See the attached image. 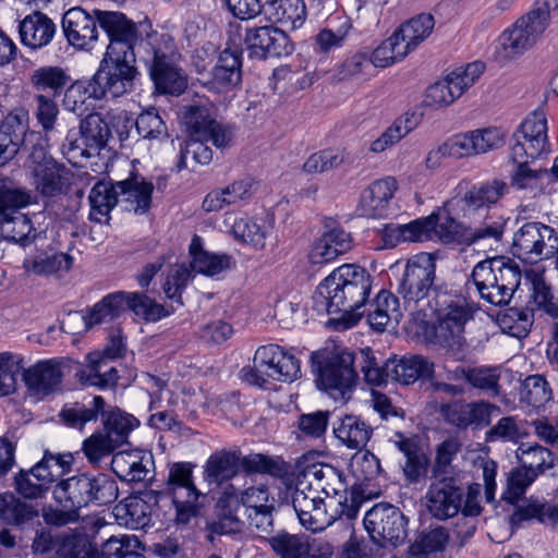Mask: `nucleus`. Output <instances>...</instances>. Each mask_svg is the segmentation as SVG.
Instances as JSON below:
<instances>
[{
    "instance_id": "49",
    "label": "nucleus",
    "mask_w": 558,
    "mask_h": 558,
    "mask_svg": "<svg viewBox=\"0 0 558 558\" xmlns=\"http://www.w3.org/2000/svg\"><path fill=\"white\" fill-rule=\"evenodd\" d=\"M421 118V114L416 112H407L404 116L398 118L391 126L371 144V150L381 153L389 146L399 142L420 124Z\"/></svg>"
},
{
    "instance_id": "34",
    "label": "nucleus",
    "mask_w": 558,
    "mask_h": 558,
    "mask_svg": "<svg viewBox=\"0 0 558 558\" xmlns=\"http://www.w3.org/2000/svg\"><path fill=\"white\" fill-rule=\"evenodd\" d=\"M126 292L118 291L106 295L100 302L96 303L87 315H81L75 312L70 314L71 319L82 320L86 330L95 325L116 319L125 312Z\"/></svg>"
},
{
    "instance_id": "25",
    "label": "nucleus",
    "mask_w": 558,
    "mask_h": 558,
    "mask_svg": "<svg viewBox=\"0 0 558 558\" xmlns=\"http://www.w3.org/2000/svg\"><path fill=\"white\" fill-rule=\"evenodd\" d=\"M28 118L24 111H12L0 122V168L15 158L25 142Z\"/></svg>"
},
{
    "instance_id": "43",
    "label": "nucleus",
    "mask_w": 558,
    "mask_h": 558,
    "mask_svg": "<svg viewBox=\"0 0 558 558\" xmlns=\"http://www.w3.org/2000/svg\"><path fill=\"white\" fill-rule=\"evenodd\" d=\"M80 133L84 135L85 141L88 143L92 154L99 155L111 137V123L109 117H104L99 112L88 113L80 122Z\"/></svg>"
},
{
    "instance_id": "57",
    "label": "nucleus",
    "mask_w": 558,
    "mask_h": 558,
    "mask_svg": "<svg viewBox=\"0 0 558 558\" xmlns=\"http://www.w3.org/2000/svg\"><path fill=\"white\" fill-rule=\"evenodd\" d=\"M520 400L534 408H539L551 400V389L544 376H527L520 386Z\"/></svg>"
},
{
    "instance_id": "37",
    "label": "nucleus",
    "mask_w": 558,
    "mask_h": 558,
    "mask_svg": "<svg viewBox=\"0 0 558 558\" xmlns=\"http://www.w3.org/2000/svg\"><path fill=\"white\" fill-rule=\"evenodd\" d=\"M264 14L271 23L296 29L306 20V7L303 0H267Z\"/></svg>"
},
{
    "instance_id": "33",
    "label": "nucleus",
    "mask_w": 558,
    "mask_h": 558,
    "mask_svg": "<svg viewBox=\"0 0 558 558\" xmlns=\"http://www.w3.org/2000/svg\"><path fill=\"white\" fill-rule=\"evenodd\" d=\"M19 33L22 44L36 50L47 46L52 40L56 25L46 14L36 11L21 21Z\"/></svg>"
},
{
    "instance_id": "39",
    "label": "nucleus",
    "mask_w": 558,
    "mask_h": 558,
    "mask_svg": "<svg viewBox=\"0 0 558 558\" xmlns=\"http://www.w3.org/2000/svg\"><path fill=\"white\" fill-rule=\"evenodd\" d=\"M460 205L461 202H459V199L452 198L448 201L442 208L432 214L437 215V225L434 227L433 231L445 243H466L469 223L458 221L452 217L453 207Z\"/></svg>"
},
{
    "instance_id": "58",
    "label": "nucleus",
    "mask_w": 558,
    "mask_h": 558,
    "mask_svg": "<svg viewBox=\"0 0 558 558\" xmlns=\"http://www.w3.org/2000/svg\"><path fill=\"white\" fill-rule=\"evenodd\" d=\"M125 303V311H132L146 322H157L169 314L163 305L143 293L126 292Z\"/></svg>"
},
{
    "instance_id": "47",
    "label": "nucleus",
    "mask_w": 558,
    "mask_h": 558,
    "mask_svg": "<svg viewBox=\"0 0 558 558\" xmlns=\"http://www.w3.org/2000/svg\"><path fill=\"white\" fill-rule=\"evenodd\" d=\"M515 458L521 466L534 471L538 476L553 469L557 460L549 449L538 444L529 442H522L518 447Z\"/></svg>"
},
{
    "instance_id": "10",
    "label": "nucleus",
    "mask_w": 558,
    "mask_h": 558,
    "mask_svg": "<svg viewBox=\"0 0 558 558\" xmlns=\"http://www.w3.org/2000/svg\"><path fill=\"white\" fill-rule=\"evenodd\" d=\"M135 52L105 53L97 72L92 77V93L94 99H102L107 96L121 97L131 93L134 81L138 74L135 66Z\"/></svg>"
},
{
    "instance_id": "56",
    "label": "nucleus",
    "mask_w": 558,
    "mask_h": 558,
    "mask_svg": "<svg viewBox=\"0 0 558 558\" xmlns=\"http://www.w3.org/2000/svg\"><path fill=\"white\" fill-rule=\"evenodd\" d=\"M348 154L340 148H326L312 154L303 165L306 173H324L344 163Z\"/></svg>"
},
{
    "instance_id": "35",
    "label": "nucleus",
    "mask_w": 558,
    "mask_h": 558,
    "mask_svg": "<svg viewBox=\"0 0 558 558\" xmlns=\"http://www.w3.org/2000/svg\"><path fill=\"white\" fill-rule=\"evenodd\" d=\"M120 189L117 186V181L111 180L98 181L88 195L90 204L89 219L99 223H108L110 220L111 210L119 204Z\"/></svg>"
},
{
    "instance_id": "54",
    "label": "nucleus",
    "mask_w": 558,
    "mask_h": 558,
    "mask_svg": "<svg viewBox=\"0 0 558 558\" xmlns=\"http://www.w3.org/2000/svg\"><path fill=\"white\" fill-rule=\"evenodd\" d=\"M466 219L469 220L468 244H476L480 241H493L497 243L501 240L504 234V221L501 218L490 220V218L488 216L486 218L485 213H483L481 218L475 216V218Z\"/></svg>"
},
{
    "instance_id": "38",
    "label": "nucleus",
    "mask_w": 558,
    "mask_h": 558,
    "mask_svg": "<svg viewBox=\"0 0 558 558\" xmlns=\"http://www.w3.org/2000/svg\"><path fill=\"white\" fill-rule=\"evenodd\" d=\"M373 428L360 416L347 414L333 424V434L349 449H362L366 446Z\"/></svg>"
},
{
    "instance_id": "4",
    "label": "nucleus",
    "mask_w": 558,
    "mask_h": 558,
    "mask_svg": "<svg viewBox=\"0 0 558 558\" xmlns=\"http://www.w3.org/2000/svg\"><path fill=\"white\" fill-rule=\"evenodd\" d=\"M519 265L506 257H494L475 265L472 281L481 298L493 305H505L512 298L521 282Z\"/></svg>"
},
{
    "instance_id": "55",
    "label": "nucleus",
    "mask_w": 558,
    "mask_h": 558,
    "mask_svg": "<svg viewBox=\"0 0 558 558\" xmlns=\"http://www.w3.org/2000/svg\"><path fill=\"white\" fill-rule=\"evenodd\" d=\"M271 549L281 558H307L308 543L301 536L280 532L269 539Z\"/></svg>"
},
{
    "instance_id": "29",
    "label": "nucleus",
    "mask_w": 558,
    "mask_h": 558,
    "mask_svg": "<svg viewBox=\"0 0 558 558\" xmlns=\"http://www.w3.org/2000/svg\"><path fill=\"white\" fill-rule=\"evenodd\" d=\"M63 373L53 361H40L24 372V380L33 396L44 398L60 390Z\"/></svg>"
},
{
    "instance_id": "13",
    "label": "nucleus",
    "mask_w": 558,
    "mask_h": 558,
    "mask_svg": "<svg viewBox=\"0 0 558 558\" xmlns=\"http://www.w3.org/2000/svg\"><path fill=\"white\" fill-rule=\"evenodd\" d=\"M558 231L538 221L523 223L513 234L511 250L521 259H543L557 253Z\"/></svg>"
},
{
    "instance_id": "14",
    "label": "nucleus",
    "mask_w": 558,
    "mask_h": 558,
    "mask_svg": "<svg viewBox=\"0 0 558 558\" xmlns=\"http://www.w3.org/2000/svg\"><path fill=\"white\" fill-rule=\"evenodd\" d=\"M515 141L511 148V159L520 157L535 160L549 153L547 120L542 111L530 113L513 134Z\"/></svg>"
},
{
    "instance_id": "1",
    "label": "nucleus",
    "mask_w": 558,
    "mask_h": 558,
    "mask_svg": "<svg viewBox=\"0 0 558 558\" xmlns=\"http://www.w3.org/2000/svg\"><path fill=\"white\" fill-rule=\"evenodd\" d=\"M372 278L368 271L355 264L336 268L317 287L313 308L317 313L338 315L328 320L336 330H345L361 318L357 310L368 299Z\"/></svg>"
},
{
    "instance_id": "22",
    "label": "nucleus",
    "mask_w": 558,
    "mask_h": 558,
    "mask_svg": "<svg viewBox=\"0 0 558 558\" xmlns=\"http://www.w3.org/2000/svg\"><path fill=\"white\" fill-rule=\"evenodd\" d=\"M509 191L508 184L502 180H493L473 185L462 198L461 209L464 218H480L487 214L492 205L497 204Z\"/></svg>"
},
{
    "instance_id": "8",
    "label": "nucleus",
    "mask_w": 558,
    "mask_h": 558,
    "mask_svg": "<svg viewBox=\"0 0 558 558\" xmlns=\"http://www.w3.org/2000/svg\"><path fill=\"white\" fill-rule=\"evenodd\" d=\"M193 462L181 461L168 464V475L165 483L166 495L175 509V522L187 524L199 514L206 497L194 483Z\"/></svg>"
},
{
    "instance_id": "53",
    "label": "nucleus",
    "mask_w": 558,
    "mask_h": 558,
    "mask_svg": "<svg viewBox=\"0 0 558 558\" xmlns=\"http://www.w3.org/2000/svg\"><path fill=\"white\" fill-rule=\"evenodd\" d=\"M409 52V46H405L395 31L389 38L373 50L368 58L374 66L387 68L405 58Z\"/></svg>"
},
{
    "instance_id": "5",
    "label": "nucleus",
    "mask_w": 558,
    "mask_h": 558,
    "mask_svg": "<svg viewBox=\"0 0 558 558\" xmlns=\"http://www.w3.org/2000/svg\"><path fill=\"white\" fill-rule=\"evenodd\" d=\"M363 501V492L360 486H352L350 490V502L348 498L344 501H338L340 511L329 512V508L333 507L336 502L329 500L306 499L305 488L299 484L292 494V506L300 520V523L311 532H320L331 525L337 517H345L348 520L356 518L361 504Z\"/></svg>"
},
{
    "instance_id": "41",
    "label": "nucleus",
    "mask_w": 558,
    "mask_h": 558,
    "mask_svg": "<svg viewBox=\"0 0 558 558\" xmlns=\"http://www.w3.org/2000/svg\"><path fill=\"white\" fill-rule=\"evenodd\" d=\"M38 517V510L13 493L0 494V521L10 526L24 527Z\"/></svg>"
},
{
    "instance_id": "46",
    "label": "nucleus",
    "mask_w": 558,
    "mask_h": 558,
    "mask_svg": "<svg viewBox=\"0 0 558 558\" xmlns=\"http://www.w3.org/2000/svg\"><path fill=\"white\" fill-rule=\"evenodd\" d=\"M402 317L397 296L386 290H381L374 303L371 305L368 322L373 329L383 331L385 327L393 322L396 325Z\"/></svg>"
},
{
    "instance_id": "6",
    "label": "nucleus",
    "mask_w": 558,
    "mask_h": 558,
    "mask_svg": "<svg viewBox=\"0 0 558 558\" xmlns=\"http://www.w3.org/2000/svg\"><path fill=\"white\" fill-rule=\"evenodd\" d=\"M428 308L436 315V336L447 347H460L464 326L472 318V310L466 299L447 286L434 290Z\"/></svg>"
},
{
    "instance_id": "28",
    "label": "nucleus",
    "mask_w": 558,
    "mask_h": 558,
    "mask_svg": "<svg viewBox=\"0 0 558 558\" xmlns=\"http://www.w3.org/2000/svg\"><path fill=\"white\" fill-rule=\"evenodd\" d=\"M390 380L402 385H412L420 379L430 378L434 363L418 354L390 357L386 361Z\"/></svg>"
},
{
    "instance_id": "20",
    "label": "nucleus",
    "mask_w": 558,
    "mask_h": 558,
    "mask_svg": "<svg viewBox=\"0 0 558 558\" xmlns=\"http://www.w3.org/2000/svg\"><path fill=\"white\" fill-rule=\"evenodd\" d=\"M99 27L106 33L109 44L106 53H130L138 39L136 24L125 14L116 11H98Z\"/></svg>"
},
{
    "instance_id": "3",
    "label": "nucleus",
    "mask_w": 558,
    "mask_h": 558,
    "mask_svg": "<svg viewBox=\"0 0 558 558\" xmlns=\"http://www.w3.org/2000/svg\"><path fill=\"white\" fill-rule=\"evenodd\" d=\"M106 402L101 396H95L88 403L75 402L65 405L59 416L69 427L83 429L89 422H96L98 415L104 418V432L120 447L128 442L130 433L140 425L138 420L120 409L105 411Z\"/></svg>"
},
{
    "instance_id": "12",
    "label": "nucleus",
    "mask_w": 558,
    "mask_h": 558,
    "mask_svg": "<svg viewBox=\"0 0 558 558\" xmlns=\"http://www.w3.org/2000/svg\"><path fill=\"white\" fill-rule=\"evenodd\" d=\"M354 360V354L351 352L332 355L312 353L311 361L313 372L316 374L317 387L326 391L339 390L342 395L351 390L357 378L353 366Z\"/></svg>"
},
{
    "instance_id": "9",
    "label": "nucleus",
    "mask_w": 558,
    "mask_h": 558,
    "mask_svg": "<svg viewBox=\"0 0 558 558\" xmlns=\"http://www.w3.org/2000/svg\"><path fill=\"white\" fill-rule=\"evenodd\" d=\"M445 282L436 281V263L432 254L421 253L410 258L405 265L398 293L407 306L413 311L428 307L434 290Z\"/></svg>"
},
{
    "instance_id": "17",
    "label": "nucleus",
    "mask_w": 558,
    "mask_h": 558,
    "mask_svg": "<svg viewBox=\"0 0 558 558\" xmlns=\"http://www.w3.org/2000/svg\"><path fill=\"white\" fill-rule=\"evenodd\" d=\"M433 481L426 493V508L437 520H448L461 510L464 489L457 477H432Z\"/></svg>"
},
{
    "instance_id": "7",
    "label": "nucleus",
    "mask_w": 558,
    "mask_h": 558,
    "mask_svg": "<svg viewBox=\"0 0 558 558\" xmlns=\"http://www.w3.org/2000/svg\"><path fill=\"white\" fill-rule=\"evenodd\" d=\"M246 473H264L280 477L286 473L282 461L263 453H251L240 457L234 451L220 450L211 453L204 465V481L208 484L221 485L234 477L239 466Z\"/></svg>"
},
{
    "instance_id": "64",
    "label": "nucleus",
    "mask_w": 558,
    "mask_h": 558,
    "mask_svg": "<svg viewBox=\"0 0 558 558\" xmlns=\"http://www.w3.org/2000/svg\"><path fill=\"white\" fill-rule=\"evenodd\" d=\"M119 446L105 432H95L83 442V451L89 463L96 465Z\"/></svg>"
},
{
    "instance_id": "30",
    "label": "nucleus",
    "mask_w": 558,
    "mask_h": 558,
    "mask_svg": "<svg viewBox=\"0 0 558 558\" xmlns=\"http://www.w3.org/2000/svg\"><path fill=\"white\" fill-rule=\"evenodd\" d=\"M241 510L243 508L235 493L226 490L217 500L215 519L207 523L208 529L220 535L239 533L244 524L239 514Z\"/></svg>"
},
{
    "instance_id": "18",
    "label": "nucleus",
    "mask_w": 558,
    "mask_h": 558,
    "mask_svg": "<svg viewBox=\"0 0 558 558\" xmlns=\"http://www.w3.org/2000/svg\"><path fill=\"white\" fill-rule=\"evenodd\" d=\"M548 25L549 20L533 7L514 23L512 28L504 32L501 45L508 51V56L521 54L535 45Z\"/></svg>"
},
{
    "instance_id": "15",
    "label": "nucleus",
    "mask_w": 558,
    "mask_h": 558,
    "mask_svg": "<svg viewBox=\"0 0 558 558\" xmlns=\"http://www.w3.org/2000/svg\"><path fill=\"white\" fill-rule=\"evenodd\" d=\"M148 43L147 49L149 59L148 63L149 74L155 84L156 90L160 94L180 95L187 85L186 78L182 75L181 70L172 62L168 50L171 48Z\"/></svg>"
},
{
    "instance_id": "31",
    "label": "nucleus",
    "mask_w": 558,
    "mask_h": 558,
    "mask_svg": "<svg viewBox=\"0 0 558 558\" xmlns=\"http://www.w3.org/2000/svg\"><path fill=\"white\" fill-rule=\"evenodd\" d=\"M71 83V76L57 65H43L29 74L34 97H60Z\"/></svg>"
},
{
    "instance_id": "45",
    "label": "nucleus",
    "mask_w": 558,
    "mask_h": 558,
    "mask_svg": "<svg viewBox=\"0 0 558 558\" xmlns=\"http://www.w3.org/2000/svg\"><path fill=\"white\" fill-rule=\"evenodd\" d=\"M52 484L50 472L37 471V463L31 470H21L14 476V489L24 498L38 499L45 496Z\"/></svg>"
},
{
    "instance_id": "60",
    "label": "nucleus",
    "mask_w": 558,
    "mask_h": 558,
    "mask_svg": "<svg viewBox=\"0 0 558 558\" xmlns=\"http://www.w3.org/2000/svg\"><path fill=\"white\" fill-rule=\"evenodd\" d=\"M335 470L336 468L331 464L322 462L306 464L299 474L296 484L302 488H310L314 485L325 495L328 483L335 480Z\"/></svg>"
},
{
    "instance_id": "32",
    "label": "nucleus",
    "mask_w": 558,
    "mask_h": 558,
    "mask_svg": "<svg viewBox=\"0 0 558 558\" xmlns=\"http://www.w3.org/2000/svg\"><path fill=\"white\" fill-rule=\"evenodd\" d=\"M35 186L43 197H56L66 193L70 172L64 165L49 161L44 167H34Z\"/></svg>"
},
{
    "instance_id": "19",
    "label": "nucleus",
    "mask_w": 558,
    "mask_h": 558,
    "mask_svg": "<svg viewBox=\"0 0 558 558\" xmlns=\"http://www.w3.org/2000/svg\"><path fill=\"white\" fill-rule=\"evenodd\" d=\"M244 44L250 57L259 60L286 57L294 49L287 33L275 26L247 28Z\"/></svg>"
},
{
    "instance_id": "27",
    "label": "nucleus",
    "mask_w": 558,
    "mask_h": 558,
    "mask_svg": "<svg viewBox=\"0 0 558 558\" xmlns=\"http://www.w3.org/2000/svg\"><path fill=\"white\" fill-rule=\"evenodd\" d=\"M322 236L315 241L310 252V262L314 265H323L336 259L352 248V236L339 226L329 227Z\"/></svg>"
},
{
    "instance_id": "21",
    "label": "nucleus",
    "mask_w": 558,
    "mask_h": 558,
    "mask_svg": "<svg viewBox=\"0 0 558 558\" xmlns=\"http://www.w3.org/2000/svg\"><path fill=\"white\" fill-rule=\"evenodd\" d=\"M98 11L88 13L81 7L68 10L62 17V31L69 44L78 49H92L98 40Z\"/></svg>"
},
{
    "instance_id": "61",
    "label": "nucleus",
    "mask_w": 558,
    "mask_h": 558,
    "mask_svg": "<svg viewBox=\"0 0 558 558\" xmlns=\"http://www.w3.org/2000/svg\"><path fill=\"white\" fill-rule=\"evenodd\" d=\"M517 165L511 174V185L519 190H539L542 189L543 178L549 174L547 169L534 170L529 167L531 158L520 157L512 159Z\"/></svg>"
},
{
    "instance_id": "44",
    "label": "nucleus",
    "mask_w": 558,
    "mask_h": 558,
    "mask_svg": "<svg viewBox=\"0 0 558 558\" xmlns=\"http://www.w3.org/2000/svg\"><path fill=\"white\" fill-rule=\"evenodd\" d=\"M37 236L29 217L25 214L0 217V238L22 246L32 244Z\"/></svg>"
},
{
    "instance_id": "16",
    "label": "nucleus",
    "mask_w": 558,
    "mask_h": 558,
    "mask_svg": "<svg viewBox=\"0 0 558 558\" xmlns=\"http://www.w3.org/2000/svg\"><path fill=\"white\" fill-rule=\"evenodd\" d=\"M482 62H472L464 68H457L445 80L427 88L426 100L430 106H448L460 97L484 72Z\"/></svg>"
},
{
    "instance_id": "63",
    "label": "nucleus",
    "mask_w": 558,
    "mask_h": 558,
    "mask_svg": "<svg viewBox=\"0 0 558 558\" xmlns=\"http://www.w3.org/2000/svg\"><path fill=\"white\" fill-rule=\"evenodd\" d=\"M58 558H95L94 545L82 534L65 535L57 548Z\"/></svg>"
},
{
    "instance_id": "52",
    "label": "nucleus",
    "mask_w": 558,
    "mask_h": 558,
    "mask_svg": "<svg viewBox=\"0 0 558 558\" xmlns=\"http://www.w3.org/2000/svg\"><path fill=\"white\" fill-rule=\"evenodd\" d=\"M434 26V16L422 13L402 24L396 32L411 51L430 35Z\"/></svg>"
},
{
    "instance_id": "23",
    "label": "nucleus",
    "mask_w": 558,
    "mask_h": 558,
    "mask_svg": "<svg viewBox=\"0 0 558 558\" xmlns=\"http://www.w3.org/2000/svg\"><path fill=\"white\" fill-rule=\"evenodd\" d=\"M241 66L242 51L238 48H226L219 54L211 78L203 83L204 87L215 94L232 89L241 83Z\"/></svg>"
},
{
    "instance_id": "26",
    "label": "nucleus",
    "mask_w": 558,
    "mask_h": 558,
    "mask_svg": "<svg viewBox=\"0 0 558 558\" xmlns=\"http://www.w3.org/2000/svg\"><path fill=\"white\" fill-rule=\"evenodd\" d=\"M120 189L121 204L125 210L133 211L136 215L146 214L151 206V194L155 184L148 181L140 173L131 172L130 175L121 181H117Z\"/></svg>"
},
{
    "instance_id": "62",
    "label": "nucleus",
    "mask_w": 558,
    "mask_h": 558,
    "mask_svg": "<svg viewBox=\"0 0 558 558\" xmlns=\"http://www.w3.org/2000/svg\"><path fill=\"white\" fill-rule=\"evenodd\" d=\"M92 78L87 82L76 81L66 85L63 92V106L66 110L83 116L87 111L86 100L94 98Z\"/></svg>"
},
{
    "instance_id": "48",
    "label": "nucleus",
    "mask_w": 558,
    "mask_h": 558,
    "mask_svg": "<svg viewBox=\"0 0 558 558\" xmlns=\"http://www.w3.org/2000/svg\"><path fill=\"white\" fill-rule=\"evenodd\" d=\"M534 310L530 306L509 307L498 315V325L504 332L519 339L523 338L527 336L532 327Z\"/></svg>"
},
{
    "instance_id": "24",
    "label": "nucleus",
    "mask_w": 558,
    "mask_h": 558,
    "mask_svg": "<svg viewBox=\"0 0 558 558\" xmlns=\"http://www.w3.org/2000/svg\"><path fill=\"white\" fill-rule=\"evenodd\" d=\"M497 133L494 130H475L458 134L439 146L441 156L462 158L471 155L486 153L495 147Z\"/></svg>"
},
{
    "instance_id": "59",
    "label": "nucleus",
    "mask_w": 558,
    "mask_h": 558,
    "mask_svg": "<svg viewBox=\"0 0 558 558\" xmlns=\"http://www.w3.org/2000/svg\"><path fill=\"white\" fill-rule=\"evenodd\" d=\"M182 121L185 124L190 136L206 137L208 131L217 122L205 106L190 105L182 111Z\"/></svg>"
},
{
    "instance_id": "51",
    "label": "nucleus",
    "mask_w": 558,
    "mask_h": 558,
    "mask_svg": "<svg viewBox=\"0 0 558 558\" xmlns=\"http://www.w3.org/2000/svg\"><path fill=\"white\" fill-rule=\"evenodd\" d=\"M206 137L190 136L181 144L178 170L192 168L194 165H208L213 160V150L206 144Z\"/></svg>"
},
{
    "instance_id": "42",
    "label": "nucleus",
    "mask_w": 558,
    "mask_h": 558,
    "mask_svg": "<svg viewBox=\"0 0 558 558\" xmlns=\"http://www.w3.org/2000/svg\"><path fill=\"white\" fill-rule=\"evenodd\" d=\"M87 361V366L76 374L82 384L100 389L114 388L117 386L119 379L118 371L113 366H109L108 371H102V367L107 366V361L100 352L89 353Z\"/></svg>"
},
{
    "instance_id": "2",
    "label": "nucleus",
    "mask_w": 558,
    "mask_h": 558,
    "mask_svg": "<svg viewBox=\"0 0 558 558\" xmlns=\"http://www.w3.org/2000/svg\"><path fill=\"white\" fill-rule=\"evenodd\" d=\"M118 497L117 481L105 473L74 475L60 481L53 489V498L61 507H101L113 504Z\"/></svg>"
},
{
    "instance_id": "40",
    "label": "nucleus",
    "mask_w": 558,
    "mask_h": 558,
    "mask_svg": "<svg viewBox=\"0 0 558 558\" xmlns=\"http://www.w3.org/2000/svg\"><path fill=\"white\" fill-rule=\"evenodd\" d=\"M190 253L192 255L190 266L196 272L213 277L231 268L232 257L230 255L205 251L198 236L193 238Z\"/></svg>"
},
{
    "instance_id": "11",
    "label": "nucleus",
    "mask_w": 558,
    "mask_h": 558,
    "mask_svg": "<svg viewBox=\"0 0 558 558\" xmlns=\"http://www.w3.org/2000/svg\"><path fill=\"white\" fill-rule=\"evenodd\" d=\"M364 527L372 542L380 547H398L408 536V519L388 502L374 505L364 515Z\"/></svg>"
},
{
    "instance_id": "36",
    "label": "nucleus",
    "mask_w": 558,
    "mask_h": 558,
    "mask_svg": "<svg viewBox=\"0 0 558 558\" xmlns=\"http://www.w3.org/2000/svg\"><path fill=\"white\" fill-rule=\"evenodd\" d=\"M72 265L73 257L70 254L53 248L36 251L23 260L25 272L34 276H51L59 270L69 271Z\"/></svg>"
},
{
    "instance_id": "50",
    "label": "nucleus",
    "mask_w": 558,
    "mask_h": 558,
    "mask_svg": "<svg viewBox=\"0 0 558 558\" xmlns=\"http://www.w3.org/2000/svg\"><path fill=\"white\" fill-rule=\"evenodd\" d=\"M531 519H537L542 523H558V506L539 500L524 501L511 514L510 523L518 527L522 522Z\"/></svg>"
}]
</instances>
